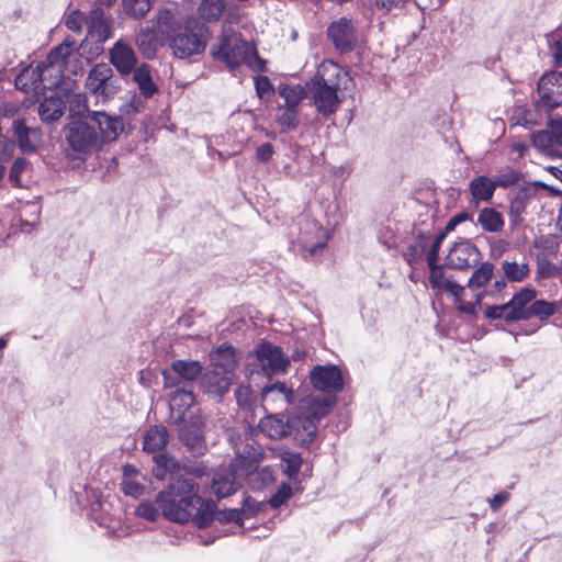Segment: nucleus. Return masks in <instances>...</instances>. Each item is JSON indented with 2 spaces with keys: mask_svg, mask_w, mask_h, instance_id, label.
<instances>
[{
  "mask_svg": "<svg viewBox=\"0 0 562 562\" xmlns=\"http://www.w3.org/2000/svg\"><path fill=\"white\" fill-rule=\"evenodd\" d=\"M443 239H445V234L443 233L439 234L434 239L430 248L427 250V252H426V260H427L428 267L429 266H434V265H438L437 261H438V257H439V250H440V247H441V244H442Z\"/></svg>",
  "mask_w": 562,
  "mask_h": 562,
  "instance_id": "55",
  "label": "nucleus"
},
{
  "mask_svg": "<svg viewBox=\"0 0 562 562\" xmlns=\"http://www.w3.org/2000/svg\"><path fill=\"white\" fill-rule=\"evenodd\" d=\"M347 79L348 74L338 64L326 60L306 82L308 97L323 117H330L340 108L342 98L339 97L338 91L342 81Z\"/></svg>",
  "mask_w": 562,
  "mask_h": 562,
  "instance_id": "2",
  "label": "nucleus"
},
{
  "mask_svg": "<svg viewBox=\"0 0 562 562\" xmlns=\"http://www.w3.org/2000/svg\"><path fill=\"white\" fill-rule=\"evenodd\" d=\"M179 21L173 11L169 8L159 9L156 15V29L158 33L166 34L168 37L178 31Z\"/></svg>",
  "mask_w": 562,
  "mask_h": 562,
  "instance_id": "39",
  "label": "nucleus"
},
{
  "mask_svg": "<svg viewBox=\"0 0 562 562\" xmlns=\"http://www.w3.org/2000/svg\"><path fill=\"white\" fill-rule=\"evenodd\" d=\"M481 260V251L469 239H461L456 241L446 257V267L468 270L476 267Z\"/></svg>",
  "mask_w": 562,
  "mask_h": 562,
  "instance_id": "11",
  "label": "nucleus"
},
{
  "mask_svg": "<svg viewBox=\"0 0 562 562\" xmlns=\"http://www.w3.org/2000/svg\"><path fill=\"white\" fill-rule=\"evenodd\" d=\"M214 519L218 522H236L238 526H243V513L239 509H225L215 510Z\"/></svg>",
  "mask_w": 562,
  "mask_h": 562,
  "instance_id": "51",
  "label": "nucleus"
},
{
  "mask_svg": "<svg viewBox=\"0 0 562 562\" xmlns=\"http://www.w3.org/2000/svg\"><path fill=\"white\" fill-rule=\"evenodd\" d=\"M502 268L506 278L514 282H520L529 274V267L527 263L504 261Z\"/></svg>",
  "mask_w": 562,
  "mask_h": 562,
  "instance_id": "45",
  "label": "nucleus"
},
{
  "mask_svg": "<svg viewBox=\"0 0 562 562\" xmlns=\"http://www.w3.org/2000/svg\"><path fill=\"white\" fill-rule=\"evenodd\" d=\"M236 356L232 346L223 344L210 353L211 370H222L226 374L235 373Z\"/></svg>",
  "mask_w": 562,
  "mask_h": 562,
  "instance_id": "27",
  "label": "nucleus"
},
{
  "mask_svg": "<svg viewBox=\"0 0 562 562\" xmlns=\"http://www.w3.org/2000/svg\"><path fill=\"white\" fill-rule=\"evenodd\" d=\"M327 34L335 48L346 54L351 52L357 44V34L352 22L346 18L334 21L327 29Z\"/></svg>",
  "mask_w": 562,
  "mask_h": 562,
  "instance_id": "17",
  "label": "nucleus"
},
{
  "mask_svg": "<svg viewBox=\"0 0 562 562\" xmlns=\"http://www.w3.org/2000/svg\"><path fill=\"white\" fill-rule=\"evenodd\" d=\"M312 385L325 393H338L344 389L341 371L337 366H315L310 372Z\"/></svg>",
  "mask_w": 562,
  "mask_h": 562,
  "instance_id": "16",
  "label": "nucleus"
},
{
  "mask_svg": "<svg viewBox=\"0 0 562 562\" xmlns=\"http://www.w3.org/2000/svg\"><path fill=\"white\" fill-rule=\"evenodd\" d=\"M496 188L494 179L486 176L475 177L469 183V191L475 204L491 201Z\"/></svg>",
  "mask_w": 562,
  "mask_h": 562,
  "instance_id": "29",
  "label": "nucleus"
},
{
  "mask_svg": "<svg viewBox=\"0 0 562 562\" xmlns=\"http://www.w3.org/2000/svg\"><path fill=\"white\" fill-rule=\"evenodd\" d=\"M89 93L103 101L113 98L121 89V81L108 64H97L91 68L86 80Z\"/></svg>",
  "mask_w": 562,
  "mask_h": 562,
  "instance_id": "9",
  "label": "nucleus"
},
{
  "mask_svg": "<svg viewBox=\"0 0 562 562\" xmlns=\"http://www.w3.org/2000/svg\"><path fill=\"white\" fill-rule=\"evenodd\" d=\"M274 154L273 146L270 143L261 144L256 150V157L262 162H267Z\"/></svg>",
  "mask_w": 562,
  "mask_h": 562,
  "instance_id": "64",
  "label": "nucleus"
},
{
  "mask_svg": "<svg viewBox=\"0 0 562 562\" xmlns=\"http://www.w3.org/2000/svg\"><path fill=\"white\" fill-rule=\"evenodd\" d=\"M135 514L148 521H156L159 517V509L150 502H142L136 507Z\"/></svg>",
  "mask_w": 562,
  "mask_h": 562,
  "instance_id": "52",
  "label": "nucleus"
},
{
  "mask_svg": "<svg viewBox=\"0 0 562 562\" xmlns=\"http://www.w3.org/2000/svg\"><path fill=\"white\" fill-rule=\"evenodd\" d=\"M229 439L236 452V458L233 460L231 467L236 473L247 476L249 483H254L255 479H260L261 484L259 486L272 481V471L268 467L260 470L257 467L265 456L261 446L254 440L244 446H239L233 435Z\"/></svg>",
  "mask_w": 562,
  "mask_h": 562,
  "instance_id": "7",
  "label": "nucleus"
},
{
  "mask_svg": "<svg viewBox=\"0 0 562 562\" xmlns=\"http://www.w3.org/2000/svg\"><path fill=\"white\" fill-rule=\"evenodd\" d=\"M226 9V0H201L198 12L204 22H217Z\"/></svg>",
  "mask_w": 562,
  "mask_h": 562,
  "instance_id": "38",
  "label": "nucleus"
},
{
  "mask_svg": "<svg viewBox=\"0 0 562 562\" xmlns=\"http://www.w3.org/2000/svg\"><path fill=\"white\" fill-rule=\"evenodd\" d=\"M135 44L138 50L147 59L156 56L157 45L153 34L148 30H140L135 36Z\"/></svg>",
  "mask_w": 562,
  "mask_h": 562,
  "instance_id": "43",
  "label": "nucleus"
},
{
  "mask_svg": "<svg viewBox=\"0 0 562 562\" xmlns=\"http://www.w3.org/2000/svg\"><path fill=\"white\" fill-rule=\"evenodd\" d=\"M559 303L548 302L544 300L532 301L529 308V319L537 317L540 321H546L558 311Z\"/></svg>",
  "mask_w": 562,
  "mask_h": 562,
  "instance_id": "44",
  "label": "nucleus"
},
{
  "mask_svg": "<svg viewBox=\"0 0 562 562\" xmlns=\"http://www.w3.org/2000/svg\"><path fill=\"white\" fill-rule=\"evenodd\" d=\"M530 140L540 153L558 156V148L562 147V119L559 115H550L547 128L533 132Z\"/></svg>",
  "mask_w": 562,
  "mask_h": 562,
  "instance_id": "10",
  "label": "nucleus"
},
{
  "mask_svg": "<svg viewBox=\"0 0 562 562\" xmlns=\"http://www.w3.org/2000/svg\"><path fill=\"white\" fill-rule=\"evenodd\" d=\"M281 467L290 480H296L303 459L300 453L285 450L280 454Z\"/></svg>",
  "mask_w": 562,
  "mask_h": 562,
  "instance_id": "41",
  "label": "nucleus"
},
{
  "mask_svg": "<svg viewBox=\"0 0 562 562\" xmlns=\"http://www.w3.org/2000/svg\"><path fill=\"white\" fill-rule=\"evenodd\" d=\"M260 509V504L256 501L251 499L250 497H247L244 499L243 508L239 509V512L243 513V520L245 518H249L252 516L256 512Z\"/></svg>",
  "mask_w": 562,
  "mask_h": 562,
  "instance_id": "63",
  "label": "nucleus"
},
{
  "mask_svg": "<svg viewBox=\"0 0 562 562\" xmlns=\"http://www.w3.org/2000/svg\"><path fill=\"white\" fill-rule=\"evenodd\" d=\"M133 79L145 98H151L158 90L150 75V67L146 64L133 69Z\"/></svg>",
  "mask_w": 562,
  "mask_h": 562,
  "instance_id": "37",
  "label": "nucleus"
},
{
  "mask_svg": "<svg viewBox=\"0 0 562 562\" xmlns=\"http://www.w3.org/2000/svg\"><path fill=\"white\" fill-rule=\"evenodd\" d=\"M210 36V30L203 22L188 21L182 32L169 36V47L176 58L187 59L202 54Z\"/></svg>",
  "mask_w": 562,
  "mask_h": 562,
  "instance_id": "6",
  "label": "nucleus"
},
{
  "mask_svg": "<svg viewBox=\"0 0 562 562\" xmlns=\"http://www.w3.org/2000/svg\"><path fill=\"white\" fill-rule=\"evenodd\" d=\"M154 460L156 465L153 469V473L158 480H164L168 469L175 465V461L165 454H157L154 457Z\"/></svg>",
  "mask_w": 562,
  "mask_h": 562,
  "instance_id": "49",
  "label": "nucleus"
},
{
  "mask_svg": "<svg viewBox=\"0 0 562 562\" xmlns=\"http://www.w3.org/2000/svg\"><path fill=\"white\" fill-rule=\"evenodd\" d=\"M14 135L23 153H33L41 143L42 132L37 127H27L23 121L13 122Z\"/></svg>",
  "mask_w": 562,
  "mask_h": 562,
  "instance_id": "26",
  "label": "nucleus"
},
{
  "mask_svg": "<svg viewBox=\"0 0 562 562\" xmlns=\"http://www.w3.org/2000/svg\"><path fill=\"white\" fill-rule=\"evenodd\" d=\"M14 143L0 134V160H8L14 153Z\"/></svg>",
  "mask_w": 562,
  "mask_h": 562,
  "instance_id": "62",
  "label": "nucleus"
},
{
  "mask_svg": "<svg viewBox=\"0 0 562 562\" xmlns=\"http://www.w3.org/2000/svg\"><path fill=\"white\" fill-rule=\"evenodd\" d=\"M194 403V395L191 390L177 389L170 395V409L178 419H182L187 409Z\"/></svg>",
  "mask_w": 562,
  "mask_h": 562,
  "instance_id": "35",
  "label": "nucleus"
},
{
  "mask_svg": "<svg viewBox=\"0 0 562 562\" xmlns=\"http://www.w3.org/2000/svg\"><path fill=\"white\" fill-rule=\"evenodd\" d=\"M486 293H487L486 291L476 293L474 301H472V302H465V301H463V299L461 296L460 300H456L458 302L457 310L459 312L468 314V315H476Z\"/></svg>",
  "mask_w": 562,
  "mask_h": 562,
  "instance_id": "48",
  "label": "nucleus"
},
{
  "mask_svg": "<svg viewBox=\"0 0 562 562\" xmlns=\"http://www.w3.org/2000/svg\"><path fill=\"white\" fill-rule=\"evenodd\" d=\"M517 181H518V173L513 169H509L503 173H499L494 179L496 187H502V188H507L509 186H513Z\"/></svg>",
  "mask_w": 562,
  "mask_h": 562,
  "instance_id": "59",
  "label": "nucleus"
},
{
  "mask_svg": "<svg viewBox=\"0 0 562 562\" xmlns=\"http://www.w3.org/2000/svg\"><path fill=\"white\" fill-rule=\"evenodd\" d=\"M494 268L495 267L492 262H483L473 271L467 286L471 290H476L486 285L494 276Z\"/></svg>",
  "mask_w": 562,
  "mask_h": 562,
  "instance_id": "42",
  "label": "nucleus"
},
{
  "mask_svg": "<svg viewBox=\"0 0 562 562\" xmlns=\"http://www.w3.org/2000/svg\"><path fill=\"white\" fill-rule=\"evenodd\" d=\"M429 283L432 289L445 290L454 300H460L461 295H463L465 292V286L458 284L456 281L451 279L450 276H447L445 271V266H429Z\"/></svg>",
  "mask_w": 562,
  "mask_h": 562,
  "instance_id": "24",
  "label": "nucleus"
},
{
  "mask_svg": "<svg viewBox=\"0 0 562 562\" xmlns=\"http://www.w3.org/2000/svg\"><path fill=\"white\" fill-rule=\"evenodd\" d=\"M539 100L536 106L554 109L562 104V72L551 71L543 75L537 87Z\"/></svg>",
  "mask_w": 562,
  "mask_h": 562,
  "instance_id": "12",
  "label": "nucleus"
},
{
  "mask_svg": "<svg viewBox=\"0 0 562 562\" xmlns=\"http://www.w3.org/2000/svg\"><path fill=\"white\" fill-rule=\"evenodd\" d=\"M237 403L243 407H249L254 402V394L249 385H239L235 390Z\"/></svg>",
  "mask_w": 562,
  "mask_h": 562,
  "instance_id": "56",
  "label": "nucleus"
},
{
  "mask_svg": "<svg viewBox=\"0 0 562 562\" xmlns=\"http://www.w3.org/2000/svg\"><path fill=\"white\" fill-rule=\"evenodd\" d=\"M203 367L195 360H175L170 369L162 372L165 387L179 386L181 382H193L202 376Z\"/></svg>",
  "mask_w": 562,
  "mask_h": 562,
  "instance_id": "15",
  "label": "nucleus"
},
{
  "mask_svg": "<svg viewBox=\"0 0 562 562\" xmlns=\"http://www.w3.org/2000/svg\"><path fill=\"white\" fill-rule=\"evenodd\" d=\"M123 131V121L102 111H92L72 120L65 128V138L76 158L99 151L106 143L115 140Z\"/></svg>",
  "mask_w": 562,
  "mask_h": 562,
  "instance_id": "1",
  "label": "nucleus"
},
{
  "mask_svg": "<svg viewBox=\"0 0 562 562\" xmlns=\"http://www.w3.org/2000/svg\"><path fill=\"white\" fill-rule=\"evenodd\" d=\"M196 502H199L198 485L193 480L183 477L176 480L156 497L164 517L179 524L190 520V510Z\"/></svg>",
  "mask_w": 562,
  "mask_h": 562,
  "instance_id": "3",
  "label": "nucleus"
},
{
  "mask_svg": "<svg viewBox=\"0 0 562 562\" xmlns=\"http://www.w3.org/2000/svg\"><path fill=\"white\" fill-rule=\"evenodd\" d=\"M211 55L223 61L231 70L243 64L252 69L261 70V67H259L261 59L254 45L240 38L235 32L224 33L220 43L212 46Z\"/></svg>",
  "mask_w": 562,
  "mask_h": 562,
  "instance_id": "5",
  "label": "nucleus"
},
{
  "mask_svg": "<svg viewBox=\"0 0 562 562\" xmlns=\"http://www.w3.org/2000/svg\"><path fill=\"white\" fill-rule=\"evenodd\" d=\"M278 93L284 100V105H281L285 109H295L297 110L300 103L308 97L307 87L301 85H288L280 83L278 86Z\"/></svg>",
  "mask_w": 562,
  "mask_h": 562,
  "instance_id": "32",
  "label": "nucleus"
},
{
  "mask_svg": "<svg viewBox=\"0 0 562 562\" xmlns=\"http://www.w3.org/2000/svg\"><path fill=\"white\" fill-rule=\"evenodd\" d=\"M168 431L161 425L150 427L143 436V449L148 453L161 451L168 442Z\"/></svg>",
  "mask_w": 562,
  "mask_h": 562,
  "instance_id": "30",
  "label": "nucleus"
},
{
  "mask_svg": "<svg viewBox=\"0 0 562 562\" xmlns=\"http://www.w3.org/2000/svg\"><path fill=\"white\" fill-rule=\"evenodd\" d=\"M47 75H49L47 67L38 63L36 67H27L18 75L15 87L25 92L34 91L38 93L46 88L57 86L58 78L48 80Z\"/></svg>",
  "mask_w": 562,
  "mask_h": 562,
  "instance_id": "14",
  "label": "nucleus"
},
{
  "mask_svg": "<svg viewBox=\"0 0 562 562\" xmlns=\"http://www.w3.org/2000/svg\"><path fill=\"white\" fill-rule=\"evenodd\" d=\"M335 396H314L300 402L299 413L293 416H300L302 420H310L316 426L315 420L326 416L335 405Z\"/></svg>",
  "mask_w": 562,
  "mask_h": 562,
  "instance_id": "19",
  "label": "nucleus"
},
{
  "mask_svg": "<svg viewBox=\"0 0 562 562\" xmlns=\"http://www.w3.org/2000/svg\"><path fill=\"white\" fill-rule=\"evenodd\" d=\"M255 87L260 99L270 98L274 92L268 77H256Z\"/></svg>",
  "mask_w": 562,
  "mask_h": 562,
  "instance_id": "57",
  "label": "nucleus"
},
{
  "mask_svg": "<svg viewBox=\"0 0 562 562\" xmlns=\"http://www.w3.org/2000/svg\"><path fill=\"white\" fill-rule=\"evenodd\" d=\"M75 46L76 42L74 40L66 38L60 45L50 50L45 61L41 63L47 67L49 76L54 75L55 78H58V82L60 81L64 64L71 55Z\"/></svg>",
  "mask_w": 562,
  "mask_h": 562,
  "instance_id": "23",
  "label": "nucleus"
},
{
  "mask_svg": "<svg viewBox=\"0 0 562 562\" xmlns=\"http://www.w3.org/2000/svg\"><path fill=\"white\" fill-rule=\"evenodd\" d=\"M292 496V488L289 484L282 483L277 492L270 497L269 504L273 508H279Z\"/></svg>",
  "mask_w": 562,
  "mask_h": 562,
  "instance_id": "50",
  "label": "nucleus"
},
{
  "mask_svg": "<svg viewBox=\"0 0 562 562\" xmlns=\"http://www.w3.org/2000/svg\"><path fill=\"white\" fill-rule=\"evenodd\" d=\"M261 401L266 409H282L295 403V395L284 382H276L262 389Z\"/></svg>",
  "mask_w": 562,
  "mask_h": 562,
  "instance_id": "18",
  "label": "nucleus"
},
{
  "mask_svg": "<svg viewBox=\"0 0 562 562\" xmlns=\"http://www.w3.org/2000/svg\"><path fill=\"white\" fill-rule=\"evenodd\" d=\"M85 14L79 10H74L66 19V26L68 30L79 33L82 30L83 24H86Z\"/></svg>",
  "mask_w": 562,
  "mask_h": 562,
  "instance_id": "54",
  "label": "nucleus"
},
{
  "mask_svg": "<svg viewBox=\"0 0 562 562\" xmlns=\"http://www.w3.org/2000/svg\"><path fill=\"white\" fill-rule=\"evenodd\" d=\"M26 168V160L23 158H18L13 162V166L9 173V179L11 182H13L16 186H20V175L24 169Z\"/></svg>",
  "mask_w": 562,
  "mask_h": 562,
  "instance_id": "61",
  "label": "nucleus"
},
{
  "mask_svg": "<svg viewBox=\"0 0 562 562\" xmlns=\"http://www.w3.org/2000/svg\"><path fill=\"white\" fill-rule=\"evenodd\" d=\"M235 380V373L226 374L222 370L207 369L201 376L200 387L204 393L222 397Z\"/></svg>",
  "mask_w": 562,
  "mask_h": 562,
  "instance_id": "20",
  "label": "nucleus"
},
{
  "mask_svg": "<svg viewBox=\"0 0 562 562\" xmlns=\"http://www.w3.org/2000/svg\"><path fill=\"white\" fill-rule=\"evenodd\" d=\"M283 112L278 117V123L282 127V131H293L299 125V111L295 109H285L280 106Z\"/></svg>",
  "mask_w": 562,
  "mask_h": 562,
  "instance_id": "47",
  "label": "nucleus"
},
{
  "mask_svg": "<svg viewBox=\"0 0 562 562\" xmlns=\"http://www.w3.org/2000/svg\"><path fill=\"white\" fill-rule=\"evenodd\" d=\"M476 224L487 233H501L505 226L504 216L494 207H484L479 212Z\"/></svg>",
  "mask_w": 562,
  "mask_h": 562,
  "instance_id": "33",
  "label": "nucleus"
},
{
  "mask_svg": "<svg viewBox=\"0 0 562 562\" xmlns=\"http://www.w3.org/2000/svg\"><path fill=\"white\" fill-rule=\"evenodd\" d=\"M256 355L259 366L267 375L284 373L290 364V359L284 356L281 348L270 342L259 344Z\"/></svg>",
  "mask_w": 562,
  "mask_h": 562,
  "instance_id": "13",
  "label": "nucleus"
},
{
  "mask_svg": "<svg viewBox=\"0 0 562 562\" xmlns=\"http://www.w3.org/2000/svg\"><path fill=\"white\" fill-rule=\"evenodd\" d=\"M528 202L529 196L526 191L517 192V194L510 200L508 217L512 229L522 224V215L526 213Z\"/></svg>",
  "mask_w": 562,
  "mask_h": 562,
  "instance_id": "36",
  "label": "nucleus"
},
{
  "mask_svg": "<svg viewBox=\"0 0 562 562\" xmlns=\"http://www.w3.org/2000/svg\"><path fill=\"white\" fill-rule=\"evenodd\" d=\"M110 60L121 75L131 74L137 64L134 49L122 40L110 49Z\"/></svg>",
  "mask_w": 562,
  "mask_h": 562,
  "instance_id": "22",
  "label": "nucleus"
},
{
  "mask_svg": "<svg viewBox=\"0 0 562 562\" xmlns=\"http://www.w3.org/2000/svg\"><path fill=\"white\" fill-rule=\"evenodd\" d=\"M145 487L134 479H123L122 491L125 495L138 497L144 493Z\"/></svg>",
  "mask_w": 562,
  "mask_h": 562,
  "instance_id": "58",
  "label": "nucleus"
},
{
  "mask_svg": "<svg viewBox=\"0 0 562 562\" xmlns=\"http://www.w3.org/2000/svg\"><path fill=\"white\" fill-rule=\"evenodd\" d=\"M180 438L192 451L200 452L203 449V436L200 429L190 430L182 428Z\"/></svg>",
  "mask_w": 562,
  "mask_h": 562,
  "instance_id": "46",
  "label": "nucleus"
},
{
  "mask_svg": "<svg viewBox=\"0 0 562 562\" xmlns=\"http://www.w3.org/2000/svg\"><path fill=\"white\" fill-rule=\"evenodd\" d=\"M237 476H241L236 473L232 468V471H222L215 473L212 480V491L218 498L227 497L234 494L239 488Z\"/></svg>",
  "mask_w": 562,
  "mask_h": 562,
  "instance_id": "28",
  "label": "nucleus"
},
{
  "mask_svg": "<svg viewBox=\"0 0 562 562\" xmlns=\"http://www.w3.org/2000/svg\"><path fill=\"white\" fill-rule=\"evenodd\" d=\"M66 103L63 98L50 95L40 103L38 115L43 122L53 123L64 115Z\"/></svg>",
  "mask_w": 562,
  "mask_h": 562,
  "instance_id": "31",
  "label": "nucleus"
},
{
  "mask_svg": "<svg viewBox=\"0 0 562 562\" xmlns=\"http://www.w3.org/2000/svg\"><path fill=\"white\" fill-rule=\"evenodd\" d=\"M328 234L321 225L317 223H308L305 231L301 234L299 243L313 256L318 249L326 246Z\"/></svg>",
  "mask_w": 562,
  "mask_h": 562,
  "instance_id": "25",
  "label": "nucleus"
},
{
  "mask_svg": "<svg viewBox=\"0 0 562 562\" xmlns=\"http://www.w3.org/2000/svg\"><path fill=\"white\" fill-rule=\"evenodd\" d=\"M190 519L199 528H206L214 520L215 505L212 502H204L199 496V502L194 503L190 510Z\"/></svg>",
  "mask_w": 562,
  "mask_h": 562,
  "instance_id": "34",
  "label": "nucleus"
},
{
  "mask_svg": "<svg viewBox=\"0 0 562 562\" xmlns=\"http://www.w3.org/2000/svg\"><path fill=\"white\" fill-rule=\"evenodd\" d=\"M541 122V119L535 114L530 110H526L522 112V114L518 117L517 124L530 128L532 126L539 125Z\"/></svg>",
  "mask_w": 562,
  "mask_h": 562,
  "instance_id": "60",
  "label": "nucleus"
},
{
  "mask_svg": "<svg viewBox=\"0 0 562 562\" xmlns=\"http://www.w3.org/2000/svg\"><path fill=\"white\" fill-rule=\"evenodd\" d=\"M69 112L71 115H79L80 117H83L82 115H88L91 113L86 104V99L82 94H74L72 98L69 101Z\"/></svg>",
  "mask_w": 562,
  "mask_h": 562,
  "instance_id": "53",
  "label": "nucleus"
},
{
  "mask_svg": "<svg viewBox=\"0 0 562 562\" xmlns=\"http://www.w3.org/2000/svg\"><path fill=\"white\" fill-rule=\"evenodd\" d=\"M258 429L271 439L292 437L299 445L308 446L317 434V426L310 420H302L300 416H290L284 419L281 414H269L261 418Z\"/></svg>",
  "mask_w": 562,
  "mask_h": 562,
  "instance_id": "4",
  "label": "nucleus"
},
{
  "mask_svg": "<svg viewBox=\"0 0 562 562\" xmlns=\"http://www.w3.org/2000/svg\"><path fill=\"white\" fill-rule=\"evenodd\" d=\"M536 295L537 292L533 289H521L504 304L486 305L484 316L488 319H504L506 323L527 321L529 319L530 304Z\"/></svg>",
  "mask_w": 562,
  "mask_h": 562,
  "instance_id": "8",
  "label": "nucleus"
},
{
  "mask_svg": "<svg viewBox=\"0 0 562 562\" xmlns=\"http://www.w3.org/2000/svg\"><path fill=\"white\" fill-rule=\"evenodd\" d=\"M123 13L133 20H142L151 9V0H122Z\"/></svg>",
  "mask_w": 562,
  "mask_h": 562,
  "instance_id": "40",
  "label": "nucleus"
},
{
  "mask_svg": "<svg viewBox=\"0 0 562 562\" xmlns=\"http://www.w3.org/2000/svg\"><path fill=\"white\" fill-rule=\"evenodd\" d=\"M86 25L91 38L99 43L105 42L112 35L111 19L105 16L104 10L100 7L90 10Z\"/></svg>",
  "mask_w": 562,
  "mask_h": 562,
  "instance_id": "21",
  "label": "nucleus"
}]
</instances>
